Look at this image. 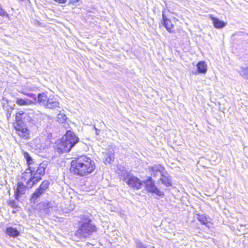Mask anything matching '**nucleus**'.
<instances>
[{
  "instance_id": "1",
  "label": "nucleus",
  "mask_w": 248,
  "mask_h": 248,
  "mask_svg": "<svg viewBox=\"0 0 248 248\" xmlns=\"http://www.w3.org/2000/svg\"><path fill=\"white\" fill-rule=\"evenodd\" d=\"M23 155L26 160L28 168L22 173V177L26 181L29 186H31L35 183L39 182L42 179V176L45 174L47 167L46 163L37 164L26 152H23Z\"/></svg>"
},
{
  "instance_id": "2",
  "label": "nucleus",
  "mask_w": 248,
  "mask_h": 248,
  "mask_svg": "<svg viewBox=\"0 0 248 248\" xmlns=\"http://www.w3.org/2000/svg\"><path fill=\"white\" fill-rule=\"evenodd\" d=\"M95 168V163L93 160L86 155H81L72 160L70 170L71 173L83 176L91 173Z\"/></svg>"
},
{
  "instance_id": "3",
  "label": "nucleus",
  "mask_w": 248,
  "mask_h": 248,
  "mask_svg": "<svg viewBox=\"0 0 248 248\" xmlns=\"http://www.w3.org/2000/svg\"><path fill=\"white\" fill-rule=\"evenodd\" d=\"M75 236L78 238L85 239L97 231V227L89 215H82L77 223Z\"/></svg>"
},
{
  "instance_id": "4",
  "label": "nucleus",
  "mask_w": 248,
  "mask_h": 248,
  "mask_svg": "<svg viewBox=\"0 0 248 248\" xmlns=\"http://www.w3.org/2000/svg\"><path fill=\"white\" fill-rule=\"evenodd\" d=\"M79 141V138L71 130L56 142L55 149L59 153L68 152Z\"/></svg>"
},
{
  "instance_id": "5",
  "label": "nucleus",
  "mask_w": 248,
  "mask_h": 248,
  "mask_svg": "<svg viewBox=\"0 0 248 248\" xmlns=\"http://www.w3.org/2000/svg\"><path fill=\"white\" fill-rule=\"evenodd\" d=\"M124 181L130 187L135 190H139L142 187L143 183L140 179L130 174L125 170H123L121 175Z\"/></svg>"
},
{
  "instance_id": "6",
  "label": "nucleus",
  "mask_w": 248,
  "mask_h": 248,
  "mask_svg": "<svg viewBox=\"0 0 248 248\" xmlns=\"http://www.w3.org/2000/svg\"><path fill=\"white\" fill-rule=\"evenodd\" d=\"M22 180L24 182L25 185L22 182H19L16 185V187L15 189V198L16 200H19V198L23 195L25 194L27 188H32L34 185H36L38 182L35 183L31 186H29L26 181L21 177Z\"/></svg>"
},
{
  "instance_id": "7",
  "label": "nucleus",
  "mask_w": 248,
  "mask_h": 248,
  "mask_svg": "<svg viewBox=\"0 0 248 248\" xmlns=\"http://www.w3.org/2000/svg\"><path fill=\"white\" fill-rule=\"evenodd\" d=\"M145 185L146 190L150 192L155 193L157 196L162 197L164 195L163 192H161L155 185V181L151 177H149L147 180L143 181Z\"/></svg>"
},
{
  "instance_id": "8",
  "label": "nucleus",
  "mask_w": 248,
  "mask_h": 248,
  "mask_svg": "<svg viewBox=\"0 0 248 248\" xmlns=\"http://www.w3.org/2000/svg\"><path fill=\"white\" fill-rule=\"evenodd\" d=\"M31 119L28 117V115L23 111H18L16 115V122L14 124V126L21 125L25 124L26 122H30Z\"/></svg>"
},
{
  "instance_id": "9",
  "label": "nucleus",
  "mask_w": 248,
  "mask_h": 248,
  "mask_svg": "<svg viewBox=\"0 0 248 248\" xmlns=\"http://www.w3.org/2000/svg\"><path fill=\"white\" fill-rule=\"evenodd\" d=\"M18 135L25 139L29 138V134L28 128L25 126V124L21 125L15 126V127Z\"/></svg>"
},
{
  "instance_id": "10",
  "label": "nucleus",
  "mask_w": 248,
  "mask_h": 248,
  "mask_svg": "<svg viewBox=\"0 0 248 248\" xmlns=\"http://www.w3.org/2000/svg\"><path fill=\"white\" fill-rule=\"evenodd\" d=\"M59 105L60 104L57 99L54 96L50 95L47 100V103L45 108L48 109H54L59 107Z\"/></svg>"
},
{
  "instance_id": "11",
  "label": "nucleus",
  "mask_w": 248,
  "mask_h": 248,
  "mask_svg": "<svg viewBox=\"0 0 248 248\" xmlns=\"http://www.w3.org/2000/svg\"><path fill=\"white\" fill-rule=\"evenodd\" d=\"M163 25L166 29L168 32L171 33L173 31L174 25L172 24L171 21L165 15V11L162 13Z\"/></svg>"
},
{
  "instance_id": "12",
  "label": "nucleus",
  "mask_w": 248,
  "mask_h": 248,
  "mask_svg": "<svg viewBox=\"0 0 248 248\" xmlns=\"http://www.w3.org/2000/svg\"><path fill=\"white\" fill-rule=\"evenodd\" d=\"M164 168L161 165H155L150 168V171L154 177L162 175Z\"/></svg>"
},
{
  "instance_id": "13",
  "label": "nucleus",
  "mask_w": 248,
  "mask_h": 248,
  "mask_svg": "<svg viewBox=\"0 0 248 248\" xmlns=\"http://www.w3.org/2000/svg\"><path fill=\"white\" fill-rule=\"evenodd\" d=\"M160 180L166 187L171 186V179L167 172H164L162 174Z\"/></svg>"
},
{
  "instance_id": "14",
  "label": "nucleus",
  "mask_w": 248,
  "mask_h": 248,
  "mask_svg": "<svg viewBox=\"0 0 248 248\" xmlns=\"http://www.w3.org/2000/svg\"><path fill=\"white\" fill-rule=\"evenodd\" d=\"M104 161L105 164H110L114 161V154L112 151L105 152L103 153Z\"/></svg>"
},
{
  "instance_id": "15",
  "label": "nucleus",
  "mask_w": 248,
  "mask_h": 248,
  "mask_svg": "<svg viewBox=\"0 0 248 248\" xmlns=\"http://www.w3.org/2000/svg\"><path fill=\"white\" fill-rule=\"evenodd\" d=\"M41 205L46 214L49 213L55 207L53 202L48 201L42 202Z\"/></svg>"
},
{
  "instance_id": "16",
  "label": "nucleus",
  "mask_w": 248,
  "mask_h": 248,
  "mask_svg": "<svg viewBox=\"0 0 248 248\" xmlns=\"http://www.w3.org/2000/svg\"><path fill=\"white\" fill-rule=\"evenodd\" d=\"M197 72L199 74H205L207 71V66L204 61L198 62L196 65Z\"/></svg>"
},
{
  "instance_id": "17",
  "label": "nucleus",
  "mask_w": 248,
  "mask_h": 248,
  "mask_svg": "<svg viewBox=\"0 0 248 248\" xmlns=\"http://www.w3.org/2000/svg\"><path fill=\"white\" fill-rule=\"evenodd\" d=\"M48 98V97L45 93H40L37 95V102L40 105L45 107L46 103H47V100Z\"/></svg>"
},
{
  "instance_id": "18",
  "label": "nucleus",
  "mask_w": 248,
  "mask_h": 248,
  "mask_svg": "<svg viewBox=\"0 0 248 248\" xmlns=\"http://www.w3.org/2000/svg\"><path fill=\"white\" fill-rule=\"evenodd\" d=\"M211 19L213 21L214 26L216 28L221 29L225 27L226 25V24L224 21L220 20L217 18L211 17Z\"/></svg>"
},
{
  "instance_id": "19",
  "label": "nucleus",
  "mask_w": 248,
  "mask_h": 248,
  "mask_svg": "<svg viewBox=\"0 0 248 248\" xmlns=\"http://www.w3.org/2000/svg\"><path fill=\"white\" fill-rule=\"evenodd\" d=\"M44 192L38 188L32 194L30 200L31 202L35 203Z\"/></svg>"
},
{
  "instance_id": "20",
  "label": "nucleus",
  "mask_w": 248,
  "mask_h": 248,
  "mask_svg": "<svg viewBox=\"0 0 248 248\" xmlns=\"http://www.w3.org/2000/svg\"><path fill=\"white\" fill-rule=\"evenodd\" d=\"M16 103L19 106H28L33 104V101L27 98L22 99L17 98L16 99Z\"/></svg>"
},
{
  "instance_id": "21",
  "label": "nucleus",
  "mask_w": 248,
  "mask_h": 248,
  "mask_svg": "<svg viewBox=\"0 0 248 248\" xmlns=\"http://www.w3.org/2000/svg\"><path fill=\"white\" fill-rule=\"evenodd\" d=\"M6 233L8 235L14 237H17L19 235V232L17 230L12 227H9L6 228Z\"/></svg>"
},
{
  "instance_id": "22",
  "label": "nucleus",
  "mask_w": 248,
  "mask_h": 248,
  "mask_svg": "<svg viewBox=\"0 0 248 248\" xmlns=\"http://www.w3.org/2000/svg\"><path fill=\"white\" fill-rule=\"evenodd\" d=\"M209 217L205 215H198L197 219L202 224L209 227L208 225L209 223L208 219H209Z\"/></svg>"
},
{
  "instance_id": "23",
  "label": "nucleus",
  "mask_w": 248,
  "mask_h": 248,
  "mask_svg": "<svg viewBox=\"0 0 248 248\" xmlns=\"http://www.w3.org/2000/svg\"><path fill=\"white\" fill-rule=\"evenodd\" d=\"M240 75L245 79H248V67L241 66L238 70Z\"/></svg>"
},
{
  "instance_id": "24",
  "label": "nucleus",
  "mask_w": 248,
  "mask_h": 248,
  "mask_svg": "<svg viewBox=\"0 0 248 248\" xmlns=\"http://www.w3.org/2000/svg\"><path fill=\"white\" fill-rule=\"evenodd\" d=\"M67 120V117L65 114L62 112H60V113L57 115V121L60 123H63L65 122Z\"/></svg>"
},
{
  "instance_id": "25",
  "label": "nucleus",
  "mask_w": 248,
  "mask_h": 248,
  "mask_svg": "<svg viewBox=\"0 0 248 248\" xmlns=\"http://www.w3.org/2000/svg\"><path fill=\"white\" fill-rule=\"evenodd\" d=\"M49 182L48 180H44L39 186L38 188L42 190L43 192L48 188Z\"/></svg>"
},
{
  "instance_id": "26",
  "label": "nucleus",
  "mask_w": 248,
  "mask_h": 248,
  "mask_svg": "<svg viewBox=\"0 0 248 248\" xmlns=\"http://www.w3.org/2000/svg\"><path fill=\"white\" fill-rule=\"evenodd\" d=\"M80 0H69V4H75L79 1ZM55 1L60 4H64L66 2L67 0H54Z\"/></svg>"
},
{
  "instance_id": "27",
  "label": "nucleus",
  "mask_w": 248,
  "mask_h": 248,
  "mask_svg": "<svg viewBox=\"0 0 248 248\" xmlns=\"http://www.w3.org/2000/svg\"><path fill=\"white\" fill-rule=\"evenodd\" d=\"M135 244L136 248H147L146 246L142 243L140 240L138 239H136L135 240ZM152 248H155L154 247H152Z\"/></svg>"
},
{
  "instance_id": "28",
  "label": "nucleus",
  "mask_w": 248,
  "mask_h": 248,
  "mask_svg": "<svg viewBox=\"0 0 248 248\" xmlns=\"http://www.w3.org/2000/svg\"><path fill=\"white\" fill-rule=\"evenodd\" d=\"M8 205L13 208H16L17 207V202L15 200H10L8 202Z\"/></svg>"
},
{
  "instance_id": "29",
  "label": "nucleus",
  "mask_w": 248,
  "mask_h": 248,
  "mask_svg": "<svg viewBox=\"0 0 248 248\" xmlns=\"http://www.w3.org/2000/svg\"><path fill=\"white\" fill-rule=\"evenodd\" d=\"M22 93L23 94H24L25 95H27L28 96L34 99L35 100H37V96L36 97V95L35 94H33V93H26V92H25L24 91H23L22 92Z\"/></svg>"
},
{
  "instance_id": "30",
  "label": "nucleus",
  "mask_w": 248,
  "mask_h": 248,
  "mask_svg": "<svg viewBox=\"0 0 248 248\" xmlns=\"http://www.w3.org/2000/svg\"><path fill=\"white\" fill-rule=\"evenodd\" d=\"M11 111H12L11 108L10 109V110H8V111H7V117L8 119H9V118H10V115H11Z\"/></svg>"
},
{
  "instance_id": "31",
  "label": "nucleus",
  "mask_w": 248,
  "mask_h": 248,
  "mask_svg": "<svg viewBox=\"0 0 248 248\" xmlns=\"http://www.w3.org/2000/svg\"><path fill=\"white\" fill-rule=\"evenodd\" d=\"M35 88L33 87V88H31V89L30 88L29 90H31V91H35Z\"/></svg>"
}]
</instances>
